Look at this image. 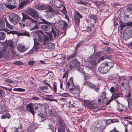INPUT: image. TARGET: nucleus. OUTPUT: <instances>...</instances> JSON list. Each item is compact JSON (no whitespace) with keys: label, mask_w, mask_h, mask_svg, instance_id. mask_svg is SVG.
Returning <instances> with one entry per match:
<instances>
[{"label":"nucleus","mask_w":132,"mask_h":132,"mask_svg":"<svg viewBox=\"0 0 132 132\" xmlns=\"http://www.w3.org/2000/svg\"><path fill=\"white\" fill-rule=\"evenodd\" d=\"M13 63L14 64L16 65H20L22 64V62L20 61H15L13 62Z\"/></svg>","instance_id":"nucleus-42"},{"label":"nucleus","mask_w":132,"mask_h":132,"mask_svg":"<svg viewBox=\"0 0 132 132\" xmlns=\"http://www.w3.org/2000/svg\"><path fill=\"white\" fill-rule=\"evenodd\" d=\"M22 18L21 20V22L19 23V24H20L21 26H22V23L25 22V20L27 19L29 20L32 23H35L36 24V21L28 15L23 13H22Z\"/></svg>","instance_id":"nucleus-5"},{"label":"nucleus","mask_w":132,"mask_h":132,"mask_svg":"<svg viewBox=\"0 0 132 132\" xmlns=\"http://www.w3.org/2000/svg\"><path fill=\"white\" fill-rule=\"evenodd\" d=\"M6 48H4L0 52V59L2 57L3 54L5 53L6 51Z\"/></svg>","instance_id":"nucleus-34"},{"label":"nucleus","mask_w":132,"mask_h":132,"mask_svg":"<svg viewBox=\"0 0 132 132\" xmlns=\"http://www.w3.org/2000/svg\"><path fill=\"white\" fill-rule=\"evenodd\" d=\"M110 132H119L114 127V129L110 131Z\"/></svg>","instance_id":"nucleus-64"},{"label":"nucleus","mask_w":132,"mask_h":132,"mask_svg":"<svg viewBox=\"0 0 132 132\" xmlns=\"http://www.w3.org/2000/svg\"><path fill=\"white\" fill-rule=\"evenodd\" d=\"M6 6L8 8L10 9H13L14 8V7L13 6L11 5L10 4H6Z\"/></svg>","instance_id":"nucleus-52"},{"label":"nucleus","mask_w":132,"mask_h":132,"mask_svg":"<svg viewBox=\"0 0 132 132\" xmlns=\"http://www.w3.org/2000/svg\"><path fill=\"white\" fill-rule=\"evenodd\" d=\"M127 26H130L129 22H123L120 25L121 28V29H122L124 27Z\"/></svg>","instance_id":"nucleus-30"},{"label":"nucleus","mask_w":132,"mask_h":132,"mask_svg":"<svg viewBox=\"0 0 132 132\" xmlns=\"http://www.w3.org/2000/svg\"><path fill=\"white\" fill-rule=\"evenodd\" d=\"M82 102L87 108L90 109H96L98 107L97 104L93 103L91 101L84 100Z\"/></svg>","instance_id":"nucleus-4"},{"label":"nucleus","mask_w":132,"mask_h":132,"mask_svg":"<svg viewBox=\"0 0 132 132\" xmlns=\"http://www.w3.org/2000/svg\"><path fill=\"white\" fill-rule=\"evenodd\" d=\"M34 45L33 48L30 51L29 53H31L34 52V50L36 51H37L39 49L42 47V45L40 43L38 42V40L37 38H34Z\"/></svg>","instance_id":"nucleus-6"},{"label":"nucleus","mask_w":132,"mask_h":132,"mask_svg":"<svg viewBox=\"0 0 132 132\" xmlns=\"http://www.w3.org/2000/svg\"><path fill=\"white\" fill-rule=\"evenodd\" d=\"M127 10L128 12H131V14H132V5L131 7H128L127 9Z\"/></svg>","instance_id":"nucleus-59"},{"label":"nucleus","mask_w":132,"mask_h":132,"mask_svg":"<svg viewBox=\"0 0 132 132\" xmlns=\"http://www.w3.org/2000/svg\"><path fill=\"white\" fill-rule=\"evenodd\" d=\"M127 101L128 105L132 104V99L131 98H128L127 99Z\"/></svg>","instance_id":"nucleus-57"},{"label":"nucleus","mask_w":132,"mask_h":132,"mask_svg":"<svg viewBox=\"0 0 132 132\" xmlns=\"http://www.w3.org/2000/svg\"><path fill=\"white\" fill-rule=\"evenodd\" d=\"M37 9L39 10H46L47 9V7L46 6H44L41 5H36L35 6Z\"/></svg>","instance_id":"nucleus-21"},{"label":"nucleus","mask_w":132,"mask_h":132,"mask_svg":"<svg viewBox=\"0 0 132 132\" xmlns=\"http://www.w3.org/2000/svg\"><path fill=\"white\" fill-rule=\"evenodd\" d=\"M59 23H60L62 24H63V26L64 28L67 25V23L65 22V21H61V22H59Z\"/></svg>","instance_id":"nucleus-45"},{"label":"nucleus","mask_w":132,"mask_h":132,"mask_svg":"<svg viewBox=\"0 0 132 132\" xmlns=\"http://www.w3.org/2000/svg\"><path fill=\"white\" fill-rule=\"evenodd\" d=\"M52 35L49 36V38L46 36L45 38V40L43 42V44L45 46V47L49 49H52L54 48L55 45L51 43H48L49 40L52 39Z\"/></svg>","instance_id":"nucleus-2"},{"label":"nucleus","mask_w":132,"mask_h":132,"mask_svg":"<svg viewBox=\"0 0 132 132\" xmlns=\"http://www.w3.org/2000/svg\"><path fill=\"white\" fill-rule=\"evenodd\" d=\"M12 129L14 132H24L22 126L21 124L20 125L19 127L18 128L14 127Z\"/></svg>","instance_id":"nucleus-18"},{"label":"nucleus","mask_w":132,"mask_h":132,"mask_svg":"<svg viewBox=\"0 0 132 132\" xmlns=\"http://www.w3.org/2000/svg\"><path fill=\"white\" fill-rule=\"evenodd\" d=\"M122 106L120 104L118 105L117 109L118 111H123Z\"/></svg>","instance_id":"nucleus-39"},{"label":"nucleus","mask_w":132,"mask_h":132,"mask_svg":"<svg viewBox=\"0 0 132 132\" xmlns=\"http://www.w3.org/2000/svg\"><path fill=\"white\" fill-rule=\"evenodd\" d=\"M111 67H99L98 71L101 73H107Z\"/></svg>","instance_id":"nucleus-13"},{"label":"nucleus","mask_w":132,"mask_h":132,"mask_svg":"<svg viewBox=\"0 0 132 132\" xmlns=\"http://www.w3.org/2000/svg\"><path fill=\"white\" fill-rule=\"evenodd\" d=\"M9 19L11 23L14 24H16L20 20L21 18L18 15L12 13L10 15Z\"/></svg>","instance_id":"nucleus-3"},{"label":"nucleus","mask_w":132,"mask_h":132,"mask_svg":"<svg viewBox=\"0 0 132 132\" xmlns=\"http://www.w3.org/2000/svg\"><path fill=\"white\" fill-rule=\"evenodd\" d=\"M77 67V69L78 71L80 72L81 73H84V70L82 67Z\"/></svg>","instance_id":"nucleus-40"},{"label":"nucleus","mask_w":132,"mask_h":132,"mask_svg":"<svg viewBox=\"0 0 132 132\" xmlns=\"http://www.w3.org/2000/svg\"><path fill=\"white\" fill-rule=\"evenodd\" d=\"M86 84L88 87L91 88L93 87L94 84L89 81H87Z\"/></svg>","instance_id":"nucleus-37"},{"label":"nucleus","mask_w":132,"mask_h":132,"mask_svg":"<svg viewBox=\"0 0 132 132\" xmlns=\"http://www.w3.org/2000/svg\"><path fill=\"white\" fill-rule=\"evenodd\" d=\"M28 48H26L24 45L21 44H19L17 46L18 50L20 52H23L27 50Z\"/></svg>","instance_id":"nucleus-16"},{"label":"nucleus","mask_w":132,"mask_h":132,"mask_svg":"<svg viewBox=\"0 0 132 132\" xmlns=\"http://www.w3.org/2000/svg\"><path fill=\"white\" fill-rule=\"evenodd\" d=\"M116 77L117 78H118L120 80H121L124 77H123L122 76H119L118 75H117Z\"/></svg>","instance_id":"nucleus-63"},{"label":"nucleus","mask_w":132,"mask_h":132,"mask_svg":"<svg viewBox=\"0 0 132 132\" xmlns=\"http://www.w3.org/2000/svg\"><path fill=\"white\" fill-rule=\"evenodd\" d=\"M4 19H5V21L6 22L7 27L11 30H12L13 28V26L11 25L10 23H8L6 18H4Z\"/></svg>","instance_id":"nucleus-27"},{"label":"nucleus","mask_w":132,"mask_h":132,"mask_svg":"<svg viewBox=\"0 0 132 132\" xmlns=\"http://www.w3.org/2000/svg\"><path fill=\"white\" fill-rule=\"evenodd\" d=\"M48 10L47 11V15L50 18H51L53 17L55 15V13L52 9L51 7H49V8H47V9Z\"/></svg>","instance_id":"nucleus-15"},{"label":"nucleus","mask_w":132,"mask_h":132,"mask_svg":"<svg viewBox=\"0 0 132 132\" xmlns=\"http://www.w3.org/2000/svg\"><path fill=\"white\" fill-rule=\"evenodd\" d=\"M33 103H31L28 104L26 106V108L27 111L31 113L34 116L35 113L33 107Z\"/></svg>","instance_id":"nucleus-14"},{"label":"nucleus","mask_w":132,"mask_h":132,"mask_svg":"<svg viewBox=\"0 0 132 132\" xmlns=\"http://www.w3.org/2000/svg\"><path fill=\"white\" fill-rule=\"evenodd\" d=\"M110 90L112 93H113L112 95V98H117L120 97V94L118 93V88L116 87H112L110 88Z\"/></svg>","instance_id":"nucleus-10"},{"label":"nucleus","mask_w":132,"mask_h":132,"mask_svg":"<svg viewBox=\"0 0 132 132\" xmlns=\"http://www.w3.org/2000/svg\"><path fill=\"white\" fill-rule=\"evenodd\" d=\"M51 28L54 37H55L59 35V32L56 29L54 26L51 27Z\"/></svg>","instance_id":"nucleus-23"},{"label":"nucleus","mask_w":132,"mask_h":132,"mask_svg":"<svg viewBox=\"0 0 132 132\" xmlns=\"http://www.w3.org/2000/svg\"><path fill=\"white\" fill-rule=\"evenodd\" d=\"M69 91L73 94L79 95L80 93V87L78 86H73L69 89Z\"/></svg>","instance_id":"nucleus-11"},{"label":"nucleus","mask_w":132,"mask_h":132,"mask_svg":"<svg viewBox=\"0 0 132 132\" xmlns=\"http://www.w3.org/2000/svg\"><path fill=\"white\" fill-rule=\"evenodd\" d=\"M111 48L109 47H106L105 48V51L107 53H109L110 52Z\"/></svg>","instance_id":"nucleus-46"},{"label":"nucleus","mask_w":132,"mask_h":132,"mask_svg":"<svg viewBox=\"0 0 132 132\" xmlns=\"http://www.w3.org/2000/svg\"><path fill=\"white\" fill-rule=\"evenodd\" d=\"M7 108V106L4 104L0 105V112H3L6 111Z\"/></svg>","instance_id":"nucleus-25"},{"label":"nucleus","mask_w":132,"mask_h":132,"mask_svg":"<svg viewBox=\"0 0 132 132\" xmlns=\"http://www.w3.org/2000/svg\"><path fill=\"white\" fill-rule=\"evenodd\" d=\"M128 34L127 32H125L123 33V38L124 39L126 40L129 38L130 37V36Z\"/></svg>","instance_id":"nucleus-31"},{"label":"nucleus","mask_w":132,"mask_h":132,"mask_svg":"<svg viewBox=\"0 0 132 132\" xmlns=\"http://www.w3.org/2000/svg\"><path fill=\"white\" fill-rule=\"evenodd\" d=\"M68 82H69L72 85H74V84L73 82V79L72 78H70L69 80L68 81Z\"/></svg>","instance_id":"nucleus-48"},{"label":"nucleus","mask_w":132,"mask_h":132,"mask_svg":"<svg viewBox=\"0 0 132 132\" xmlns=\"http://www.w3.org/2000/svg\"><path fill=\"white\" fill-rule=\"evenodd\" d=\"M57 125L58 126V132H64L65 125L64 122L61 119L59 120Z\"/></svg>","instance_id":"nucleus-12"},{"label":"nucleus","mask_w":132,"mask_h":132,"mask_svg":"<svg viewBox=\"0 0 132 132\" xmlns=\"http://www.w3.org/2000/svg\"><path fill=\"white\" fill-rule=\"evenodd\" d=\"M100 54L97 53L96 54L92 55L89 59L88 61L90 64L89 65H96V64L98 63L100 61L103 60L104 59H110V57L106 54L104 55L101 58Z\"/></svg>","instance_id":"nucleus-1"},{"label":"nucleus","mask_w":132,"mask_h":132,"mask_svg":"<svg viewBox=\"0 0 132 132\" xmlns=\"http://www.w3.org/2000/svg\"><path fill=\"white\" fill-rule=\"evenodd\" d=\"M38 115L39 116H40L42 118H43V120H45L46 119V118H45V116H46V113H44L43 114L42 113H40V114H38Z\"/></svg>","instance_id":"nucleus-41"},{"label":"nucleus","mask_w":132,"mask_h":132,"mask_svg":"<svg viewBox=\"0 0 132 132\" xmlns=\"http://www.w3.org/2000/svg\"><path fill=\"white\" fill-rule=\"evenodd\" d=\"M118 122L119 121L116 119H109L106 121V123L107 124H109L112 123Z\"/></svg>","instance_id":"nucleus-26"},{"label":"nucleus","mask_w":132,"mask_h":132,"mask_svg":"<svg viewBox=\"0 0 132 132\" xmlns=\"http://www.w3.org/2000/svg\"><path fill=\"white\" fill-rule=\"evenodd\" d=\"M89 17H90V19L91 20H94V22L95 23V21L97 20V19L96 16L94 14L90 15L89 16Z\"/></svg>","instance_id":"nucleus-32"},{"label":"nucleus","mask_w":132,"mask_h":132,"mask_svg":"<svg viewBox=\"0 0 132 132\" xmlns=\"http://www.w3.org/2000/svg\"><path fill=\"white\" fill-rule=\"evenodd\" d=\"M106 93L105 92L102 93L101 96L98 100V102L99 104H103L107 100V98L106 97Z\"/></svg>","instance_id":"nucleus-8"},{"label":"nucleus","mask_w":132,"mask_h":132,"mask_svg":"<svg viewBox=\"0 0 132 132\" xmlns=\"http://www.w3.org/2000/svg\"><path fill=\"white\" fill-rule=\"evenodd\" d=\"M115 98H113L112 97H112H111V99L110 100H109V101H108L107 102V103H106V105H108V104H109L110 103V102H111L113 100V99H114Z\"/></svg>","instance_id":"nucleus-54"},{"label":"nucleus","mask_w":132,"mask_h":132,"mask_svg":"<svg viewBox=\"0 0 132 132\" xmlns=\"http://www.w3.org/2000/svg\"><path fill=\"white\" fill-rule=\"evenodd\" d=\"M74 19L75 20L76 23L78 25L80 21V20L77 15H75L74 16Z\"/></svg>","instance_id":"nucleus-36"},{"label":"nucleus","mask_w":132,"mask_h":132,"mask_svg":"<svg viewBox=\"0 0 132 132\" xmlns=\"http://www.w3.org/2000/svg\"><path fill=\"white\" fill-rule=\"evenodd\" d=\"M83 43V42L82 41L80 42L76 46L75 49H77L80 46H81L82 44Z\"/></svg>","instance_id":"nucleus-47"},{"label":"nucleus","mask_w":132,"mask_h":132,"mask_svg":"<svg viewBox=\"0 0 132 132\" xmlns=\"http://www.w3.org/2000/svg\"><path fill=\"white\" fill-rule=\"evenodd\" d=\"M35 61H30L29 62L28 64L30 65H34V64L35 63Z\"/></svg>","instance_id":"nucleus-58"},{"label":"nucleus","mask_w":132,"mask_h":132,"mask_svg":"<svg viewBox=\"0 0 132 132\" xmlns=\"http://www.w3.org/2000/svg\"><path fill=\"white\" fill-rule=\"evenodd\" d=\"M76 55V53H73L71 55L69 56L67 58V59L68 61H69L72 59L73 58L75 57Z\"/></svg>","instance_id":"nucleus-35"},{"label":"nucleus","mask_w":132,"mask_h":132,"mask_svg":"<svg viewBox=\"0 0 132 132\" xmlns=\"http://www.w3.org/2000/svg\"><path fill=\"white\" fill-rule=\"evenodd\" d=\"M93 87L92 88H93L96 91H97L99 90V88L98 87L94 84Z\"/></svg>","instance_id":"nucleus-53"},{"label":"nucleus","mask_w":132,"mask_h":132,"mask_svg":"<svg viewBox=\"0 0 132 132\" xmlns=\"http://www.w3.org/2000/svg\"><path fill=\"white\" fill-rule=\"evenodd\" d=\"M19 35L20 36H29V33L27 31H24L21 33H19Z\"/></svg>","instance_id":"nucleus-29"},{"label":"nucleus","mask_w":132,"mask_h":132,"mask_svg":"<svg viewBox=\"0 0 132 132\" xmlns=\"http://www.w3.org/2000/svg\"><path fill=\"white\" fill-rule=\"evenodd\" d=\"M30 2L28 0H26L22 2L19 4V7L20 8L23 7L24 6L29 4Z\"/></svg>","instance_id":"nucleus-22"},{"label":"nucleus","mask_w":132,"mask_h":132,"mask_svg":"<svg viewBox=\"0 0 132 132\" xmlns=\"http://www.w3.org/2000/svg\"><path fill=\"white\" fill-rule=\"evenodd\" d=\"M69 95L68 93H64L60 94V96L64 97H67Z\"/></svg>","instance_id":"nucleus-44"},{"label":"nucleus","mask_w":132,"mask_h":132,"mask_svg":"<svg viewBox=\"0 0 132 132\" xmlns=\"http://www.w3.org/2000/svg\"><path fill=\"white\" fill-rule=\"evenodd\" d=\"M5 81L6 82H8L11 83H14V82L8 78L6 79L5 80Z\"/></svg>","instance_id":"nucleus-51"},{"label":"nucleus","mask_w":132,"mask_h":132,"mask_svg":"<svg viewBox=\"0 0 132 132\" xmlns=\"http://www.w3.org/2000/svg\"><path fill=\"white\" fill-rule=\"evenodd\" d=\"M52 24V26H51L52 27H53V24L54 25L55 23L53 24ZM50 25L47 24V25H44L42 26L41 28L43 30H44L46 31H49L50 29Z\"/></svg>","instance_id":"nucleus-20"},{"label":"nucleus","mask_w":132,"mask_h":132,"mask_svg":"<svg viewBox=\"0 0 132 132\" xmlns=\"http://www.w3.org/2000/svg\"><path fill=\"white\" fill-rule=\"evenodd\" d=\"M76 15H77L78 17H79L80 18H82V15L78 11H76Z\"/></svg>","instance_id":"nucleus-49"},{"label":"nucleus","mask_w":132,"mask_h":132,"mask_svg":"<svg viewBox=\"0 0 132 132\" xmlns=\"http://www.w3.org/2000/svg\"><path fill=\"white\" fill-rule=\"evenodd\" d=\"M13 90L14 91H16L17 92H24L25 91V89L21 88H14L13 89Z\"/></svg>","instance_id":"nucleus-38"},{"label":"nucleus","mask_w":132,"mask_h":132,"mask_svg":"<svg viewBox=\"0 0 132 132\" xmlns=\"http://www.w3.org/2000/svg\"><path fill=\"white\" fill-rule=\"evenodd\" d=\"M28 14L34 18L37 19L39 18V15L35 10L32 9H29L27 11Z\"/></svg>","instance_id":"nucleus-7"},{"label":"nucleus","mask_w":132,"mask_h":132,"mask_svg":"<svg viewBox=\"0 0 132 132\" xmlns=\"http://www.w3.org/2000/svg\"><path fill=\"white\" fill-rule=\"evenodd\" d=\"M43 82L45 84H46L50 88H52V87L50 85L48 84V83H47L46 82V81H43Z\"/></svg>","instance_id":"nucleus-62"},{"label":"nucleus","mask_w":132,"mask_h":132,"mask_svg":"<svg viewBox=\"0 0 132 132\" xmlns=\"http://www.w3.org/2000/svg\"><path fill=\"white\" fill-rule=\"evenodd\" d=\"M41 20L43 21L42 22H39L38 23L39 24L41 23H45L51 26H52V23L51 22H48L43 19H41Z\"/></svg>","instance_id":"nucleus-28"},{"label":"nucleus","mask_w":132,"mask_h":132,"mask_svg":"<svg viewBox=\"0 0 132 132\" xmlns=\"http://www.w3.org/2000/svg\"><path fill=\"white\" fill-rule=\"evenodd\" d=\"M68 73H65L63 75V78L64 79V78H67L68 77Z\"/></svg>","instance_id":"nucleus-61"},{"label":"nucleus","mask_w":132,"mask_h":132,"mask_svg":"<svg viewBox=\"0 0 132 132\" xmlns=\"http://www.w3.org/2000/svg\"><path fill=\"white\" fill-rule=\"evenodd\" d=\"M48 128L50 129L52 131H54V127L51 124L48 125Z\"/></svg>","instance_id":"nucleus-43"},{"label":"nucleus","mask_w":132,"mask_h":132,"mask_svg":"<svg viewBox=\"0 0 132 132\" xmlns=\"http://www.w3.org/2000/svg\"><path fill=\"white\" fill-rule=\"evenodd\" d=\"M57 85H55V83L54 82L53 85V89L54 91L56 92L57 90Z\"/></svg>","instance_id":"nucleus-56"},{"label":"nucleus","mask_w":132,"mask_h":132,"mask_svg":"<svg viewBox=\"0 0 132 132\" xmlns=\"http://www.w3.org/2000/svg\"><path fill=\"white\" fill-rule=\"evenodd\" d=\"M38 41L39 42L42 43H43V42L45 40V38L46 36H47L48 38H49V36L50 35H52L51 34H50L47 35L45 36L44 37V34L43 32L40 31H39L38 32Z\"/></svg>","instance_id":"nucleus-9"},{"label":"nucleus","mask_w":132,"mask_h":132,"mask_svg":"<svg viewBox=\"0 0 132 132\" xmlns=\"http://www.w3.org/2000/svg\"><path fill=\"white\" fill-rule=\"evenodd\" d=\"M5 35L4 32H0V40H3L5 39Z\"/></svg>","instance_id":"nucleus-33"},{"label":"nucleus","mask_w":132,"mask_h":132,"mask_svg":"<svg viewBox=\"0 0 132 132\" xmlns=\"http://www.w3.org/2000/svg\"><path fill=\"white\" fill-rule=\"evenodd\" d=\"M74 63L75 64L76 66H79L80 65V63L76 59H75L74 60Z\"/></svg>","instance_id":"nucleus-50"},{"label":"nucleus","mask_w":132,"mask_h":132,"mask_svg":"<svg viewBox=\"0 0 132 132\" xmlns=\"http://www.w3.org/2000/svg\"><path fill=\"white\" fill-rule=\"evenodd\" d=\"M15 34V31H9L8 32H7V34Z\"/></svg>","instance_id":"nucleus-60"},{"label":"nucleus","mask_w":132,"mask_h":132,"mask_svg":"<svg viewBox=\"0 0 132 132\" xmlns=\"http://www.w3.org/2000/svg\"><path fill=\"white\" fill-rule=\"evenodd\" d=\"M7 45H9L12 49L11 52L13 55H15V52L13 49V46L12 44V42L11 41H8L7 43Z\"/></svg>","instance_id":"nucleus-19"},{"label":"nucleus","mask_w":132,"mask_h":132,"mask_svg":"<svg viewBox=\"0 0 132 132\" xmlns=\"http://www.w3.org/2000/svg\"><path fill=\"white\" fill-rule=\"evenodd\" d=\"M5 26L4 20L2 19H0V31L3 30V29Z\"/></svg>","instance_id":"nucleus-24"},{"label":"nucleus","mask_w":132,"mask_h":132,"mask_svg":"<svg viewBox=\"0 0 132 132\" xmlns=\"http://www.w3.org/2000/svg\"><path fill=\"white\" fill-rule=\"evenodd\" d=\"M36 125L33 123L29 126L27 128V132H34L36 129Z\"/></svg>","instance_id":"nucleus-17"},{"label":"nucleus","mask_w":132,"mask_h":132,"mask_svg":"<svg viewBox=\"0 0 132 132\" xmlns=\"http://www.w3.org/2000/svg\"><path fill=\"white\" fill-rule=\"evenodd\" d=\"M127 34L130 37L132 36V29L131 30H129L127 31Z\"/></svg>","instance_id":"nucleus-55"}]
</instances>
